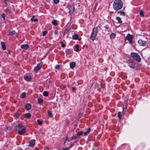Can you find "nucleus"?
Here are the masks:
<instances>
[{
  "label": "nucleus",
  "mask_w": 150,
  "mask_h": 150,
  "mask_svg": "<svg viewBox=\"0 0 150 150\" xmlns=\"http://www.w3.org/2000/svg\"><path fill=\"white\" fill-rule=\"evenodd\" d=\"M35 144V141L34 139L31 140L29 143V146H33Z\"/></svg>",
  "instance_id": "nucleus-10"
},
{
  "label": "nucleus",
  "mask_w": 150,
  "mask_h": 150,
  "mask_svg": "<svg viewBox=\"0 0 150 150\" xmlns=\"http://www.w3.org/2000/svg\"><path fill=\"white\" fill-rule=\"evenodd\" d=\"M16 129L18 131V133L20 135L23 134L25 132V127L22 124H19L16 125Z\"/></svg>",
  "instance_id": "nucleus-2"
},
{
  "label": "nucleus",
  "mask_w": 150,
  "mask_h": 150,
  "mask_svg": "<svg viewBox=\"0 0 150 150\" xmlns=\"http://www.w3.org/2000/svg\"><path fill=\"white\" fill-rule=\"evenodd\" d=\"M74 145V144H71L70 145V146L69 147H68V148H69V149L71 148Z\"/></svg>",
  "instance_id": "nucleus-46"
},
{
  "label": "nucleus",
  "mask_w": 150,
  "mask_h": 150,
  "mask_svg": "<svg viewBox=\"0 0 150 150\" xmlns=\"http://www.w3.org/2000/svg\"><path fill=\"white\" fill-rule=\"evenodd\" d=\"M134 36L132 35H131L128 33L125 37V40H128L130 44L132 43V40L133 39Z\"/></svg>",
  "instance_id": "nucleus-5"
},
{
  "label": "nucleus",
  "mask_w": 150,
  "mask_h": 150,
  "mask_svg": "<svg viewBox=\"0 0 150 150\" xmlns=\"http://www.w3.org/2000/svg\"><path fill=\"white\" fill-rule=\"evenodd\" d=\"M70 29L71 27L69 26L64 31V32L63 33V35H64L67 33V32L70 30Z\"/></svg>",
  "instance_id": "nucleus-16"
},
{
  "label": "nucleus",
  "mask_w": 150,
  "mask_h": 150,
  "mask_svg": "<svg viewBox=\"0 0 150 150\" xmlns=\"http://www.w3.org/2000/svg\"><path fill=\"white\" fill-rule=\"evenodd\" d=\"M31 116V115L30 113H28L25 114V117L26 119H29Z\"/></svg>",
  "instance_id": "nucleus-18"
},
{
  "label": "nucleus",
  "mask_w": 150,
  "mask_h": 150,
  "mask_svg": "<svg viewBox=\"0 0 150 150\" xmlns=\"http://www.w3.org/2000/svg\"><path fill=\"white\" fill-rule=\"evenodd\" d=\"M5 12H9V11L8 9H6V10Z\"/></svg>",
  "instance_id": "nucleus-52"
},
{
  "label": "nucleus",
  "mask_w": 150,
  "mask_h": 150,
  "mask_svg": "<svg viewBox=\"0 0 150 150\" xmlns=\"http://www.w3.org/2000/svg\"><path fill=\"white\" fill-rule=\"evenodd\" d=\"M6 129L8 130H10L11 129V127H6Z\"/></svg>",
  "instance_id": "nucleus-45"
},
{
  "label": "nucleus",
  "mask_w": 150,
  "mask_h": 150,
  "mask_svg": "<svg viewBox=\"0 0 150 150\" xmlns=\"http://www.w3.org/2000/svg\"><path fill=\"white\" fill-rule=\"evenodd\" d=\"M83 132L82 131H80L77 134V135L79 136H80L81 135L83 134Z\"/></svg>",
  "instance_id": "nucleus-35"
},
{
  "label": "nucleus",
  "mask_w": 150,
  "mask_h": 150,
  "mask_svg": "<svg viewBox=\"0 0 150 150\" xmlns=\"http://www.w3.org/2000/svg\"><path fill=\"white\" fill-rule=\"evenodd\" d=\"M140 15L142 17H144V14L143 11L142 10H141L139 13Z\"/></svg>",
  "instance_id": "nucleus-30"
},
{
  "label": "nucleus",
  "mask_w": 150,
  "mask_h": 150,
  "mask_svg": "<svg viewBox=\"0 0 150 150\" xmlns=\"http://www.w3.org/2000/svg\"><path fill=\"white\" fill-rule=\"evenodd\" d=\"M117 13H120V15H122L123 16H124L125 15V13L124 12L122 11H118L117 12Z\"/></svg>",
  "instance_id": "nucleus-27"
},
{
  "label": "nucleus",
  "mask_w": 150,
  "mask_h": 150,
  "mask_svg": "<svg viewBox=\"0 0 150 150\" xmlns=\"http://www.w3.org/2000/svg\"><path fill=\"white\" fill-rule=\"evenodd\" d=\"M74 143H76V142H74Z\"/></svg>",
  "instance_id": "nucleus-59"
},
{
  "label": "nucleus",
  "mask_w": 150,
  "mask_h": 150,
  "mask_svg": "<svg viewBox=\"0 0 150 150\" xmlns=\"http://www.w3.org/2000/svg\"><path fill=\"white\" fill-rule=\"evenodd\" d=\"M42 63L40 62L35 67L34 69V70L35 71H38L42 67Z\"/></svg>",
  "instance_id": "nucleus-7"
},
{
  "label": "nucleus",
  "mask_w": 150,
  "mask_h": 150,
  "mask_svg": "<svg viewBox=\"0 0 150 150\" xmlns=\"http://www.w3.org/2000/svg\"><path fill=\"white\" fill-rule=\"evenodd\" d=\"M66 140H67V141H68V142H70V140H70V139H67V137L66 138Z\"/></svg>",
  "instance_id": "nucleus-51"
},
{
  "label": "nucleus",
  "mask_w": 150,
  "mask_h": 150,
  "mask_svg": "<svg viewBox=\"0 0 150 150\" xmlns=\"http://www.w3.org/2000/svg\"><path fill=\"white\" fill-rule=\"evenodd\" d=\"M54 33L55 34H57L58 33V32L57 31L55 30L54 31Z\"/></svg>",
  "instance_id": "nucleus-50"
},
{
  "label": "nucleus",
  "mask_w": 150,
  "mask_h": 150,
  "mask_svg": "<svg viewBox=\"0 0 150 150\" xmlns=\"http://www.w3.org/2000/svg\"><path fill=\"white\" fill-rule=\"evenodd\" d=\"M130 55L137 62H140L141 61V58L140 56L137 53L132 52Z\"/></svg>",
  "instance_id": "nucleus-4"
},
{
  "label": "nucleus",
  "mask_w": 150,
  "mask_h": 150,
  "mask_svg": "<svg viewBox=\"0 0 150 150\" xmlns=\"http://www.w3.org/2000/svg\"><path fill=\"white\" fill-rule=\"evenodd\" d=\"M16 33L15 30H13L12 31H9V32L8 35H11L14 34Z\"/></svg>",
  "instance_id": "nucleus-24"
},
{
  "label": "nucleus",
  "mask_w": 150,
  "mask_h": 150,
  "mask_svg": "<svg viewBox=\"0 0 150 150\" xmlns=\"http://www.w3.org/2000/svg\"><path fill=\"white\" fill-rule=\"evenodd\" d=\"M116 36V35L115 33H112L111 34L110 38L111 39H114Z\"/></svg>",
  "instance_id": "nucleus-23"
},
{
  "label": "nucleus",
  "mask_w": 150,
  "mask_h": 150,
  "mask_svg": "<svg viewBox=\"0 0 150 150\" xmlns=\"http://www.w3.org/2000/svg\"><path fill=\"white\" fill-rule=\"evenodd\" d=\"M75 50L76 52H79V45H76L75 46Z\"/></svg>",
  "instance_id": "nucleus-26"
},
{
  "label": "nucleus",
  "mask_w": 150,
  "mask_h": 150,
  "mask_svg": "<svg viewBox=\"0 0 150 150\" xmlns=\"http://www.w3.org/2000/svg\"><path fill=\"white\" fill-rule=\"evenodd\" d=\"M8 53L10 54H11V52L10 50H8Z\"/></svg>",
  "instance_id": "nucleus-53"
},
{
  "label": "nucleus",
  "mask_w": 150,
  "mask_h": 150,
  "mask_svg": "<svg viewBox=\"0 0 150 150\" xmlns=\"http://www.w3.org/2000/svg\"><path fill=\"white\" fill-rule=\"evenodd\" d=\"M55 68L56 69H58L59 68V65H57L55 66Z\"/></svg>",
  "instance_id": "nucleus-41"
},
{
  "label": "nucleus",
  "mask_w": 150,
  "mask_h": 150,
  "mask_svg": "<svg viewBox=\"0 0 150 150\" xmlns=\"http://www.w3.org/2000/svg\"><path fill=\"white\" fill-rule=\"evenodd\" d=\"M52 23L55 26H56L57 25V21L56 20H54L52 21Z\"/></svg>",
  "instance_id": "nucleus-31"
},
{
  "label": "nucleus",
  "mask_w": 150,
  "mask_h": 150,
  "mask_svg": "<svg viewBox=\"0 0 150 150\" xmlns=\"http://www.w3.org/2000/svg\"><path fill=\"white\" fill-rule=\"evenodd\" d=\"M44 150H50V149L48 147H47L45 148Z\"/></svg>",
  "instance_id": "nucleus-48"
},
{
  "label": "nucleus",
  "mask_w": 150,
  "mask_h": 150,
  "mask_svg": "<svg viewBox=\"0 0 150 150\" xmlns=\"http://www.w3.org/2000/svg\"><path fill=\"white\" fill-rule=\"evenodd\" d=\"M93 150H96V149H93Z\"/></svg>",
  "instance_id": "nucleus-58"
},
{
  "label": "nucleus",
  "mask_w": 150,
  "mask_h": 150,
  "mask_svg": "<svg viewBox=\"0 0 150 150\" xmlns=\"http://www.w3.org/2000/svg\"><path fill=\"white\" fill-rule=\"evenodd\" d=\"M138 42L139 45L143 46H145L146 44V41L142 40L141 39H139Z\"/></svg>",
  "instance_id": "nucleus-8"
},
{
  "label": "nucleus",
  "mask_w": 150,
  "mask_h": 150,
  "mask_svg": "<svg viewBox=\"0 0 150 150\" xmlns=\"http://www.w3.org/2000/svg\"><path fill=\"white\" fill-rule=\"evenodd\" d=\"M43 94L44 96H47L48 95V93L47 91H45L43 92Z\"/></svg>",
  "instance_id": "nucleus-28"
},
{
  "label": "nucleus",
  "mask_w": 150,
  "mask_h": 150,
  "mask_svg": "<svg viewBox=\"0 0 150 150\" xmlns=\"http://www.w3.org/2000/svg\"><path fill=\"white\" fill-rule=\"evenodd\" d=\"M97 5H98V4H97V3L96 4H95V5L94 6V9H96V7H97Z\"/></svg>",
  "instance_id": "nucleus-47"
},
{
  "label": "nucleus",
  "mask_w": 150,
  "mask_h": 150,
  "mask_svg": "<svg viewBox=\"0 0 150 150\" xmlns=\"http://www.w3.org/2000/svg\"><path fill=\"white\" fill-rule=\"evenodd\" d=\"M69 12L71 13H73L74 12V7L73 5H71L70 6L69 8Z\"/></svg>",
  "instance_id": "nucleus-11"
},
{
  "label": "nucleus",
  "mask_w": 150,
  "mask_h": 150,
  "mask_svg": "<svg viewBox=\"0 0 150 150\" xmlns=\"http://www.w3.org/2000/svg\"><path fill=\"white\" fill-rule=\"evenodd\" d=\"M72 38L73 40H77L79 41H80L81 39V37H79L78 35L77 34H75L72 35Z\"/></svg>",
  "instance_id": "nucleus-9"
},
{
  "label": "nucleus",
  "mask_w": 150,
  "mask_h": 150,
  "mask_svg": "<svg viewBox=\"0 0 150 150\" xmlns=\"http://www.w3.org/2000/svg\"><path fill=\"white\" fill-rule=\"evenodd\" d=\"M1 45L2 48L4 50H5L6 49V46L5 45V43L4 42H1Z\"/></svg>",
  "instance_id": "nucleus-19"
},
{
  "label": "nucleus",
  "mask_w": 150,
  "mask_h": 150,
  "mask_svg": "<svg viewBox=\"0 0 150 150\" xmlns=\"http://www.w3.org/2000/svg\"><path fill=\"white\" fill-rule=\"evenodd\" d=\"M53 2L55 4H58L59 2V0H53Z\"/></svg>",
  "instance_id": "nucleus-39"
},
{
  "label": "nucleus",
  "mask_w": 150,
  "mask_h": 150,
  "mask_svg": "<svg viewBox=\"0 0 150 150\" xmlns=\"http://www.w3.org/2000/svg\"><path fill=\"white\" fill-rule=\"evenodd\" d=\"M38 103L40 105H41L42 104L43 100L42 99L39 98L38 99Z\"/></svg>",
  "instance_id": "nucleus-20"
},
{
  "label": "nucleus",
  "mask_w": 150,
  "mask_h": 150,
  "mask_svg": "<svg viewBox=\"0 0 150 150\" xmlns=\"http://www.w3.org/2000/svg\"><path fill=\"white\" fill-rule=\"evenodd\" d=\"M47 31L45 30L42 32V35L43 36H45L47 33Z\"/></svg>",
  "instance_id": "nucleus-36"
},
{
  "label": "nucleus",
  "mask_w": 150,
  "mask_h": 150,
  "mask_svg": "<svg viewBox=\"0 0 150 150\" xmlns=\"http://www.w3.org/2000/svg\"><path fill=\"white\" fill-rule=\"evenodd\" d=\"M16 101H14V103H16Z\"/></svg>",
  "instance_id": "nucleus-57"
},
{
  "label": "nucleus",
  "mask_w": 150,
  "mask_h": 150,
  "mask_svg": "<svg viewBox=\"0 0 150 150\" xmlns=\"http://www.w3.org/2000/svg\"><path fill=\"white\" fill-rule=\"evenodd\" d=\"M98 28L97 27H94L93 29V30L90 36V39L92 40H94L96 38Z\"/></svg>",
  "instance_id": "nucleus-3"
},
{
  "label": "nucleus",
  "mask_w": 150,
  "mask_h": 150,
  "mask_svg": "<svg viewBox=\"0 0 150 150\" xmlns=\"http://www.w3.org/2000/svg\"><path fill=\"white\" fill-rule=\"evenodd\" d=\"M122 113L121 112H119L118 113V116L120 120H121L122 118Z\"/></svg>",
  "instance_id": "nucleus-21"
},
{
  "label": "nucleus",
  "mask_w": 150,
  "mask_h": 150,
  "mask_svg": "<svg viewBox=\"0 0 150 150\" xmlns=\"http://www.w3.org/2000/svg\"><path fill=\"white\" fill-rule=\"evenodd\" d=\"M48 114L49 117H52V115L51 112L50 111H48Z\"/></svg>",
  "instance_id": "nucleus-29"
},
{
  "label": "nucleus",
  "mask_w": 150,
  "mask_h": 150,
  "mask_svg": "<svg viewBox=\"0 0 150 150\" xmlns=\"http://www.w3.org/2000/svg\"><path fill=\"white\" fill-rule=\"evenodd\" d=\"M61 46L62 47H65V45L63 43V42L62 41L61 42Z\"/></svg>",
  "instance_id": "nucleus-40"
},
{
  "label": "nucleus",
  "mask_w": 150,
  "mask_h": 150,
  "mask_svg": "<svg viewBox=\"0 0 150 150\" xmlns=\"http://www.w3.org/2000/svg\"><path fill=\"white\" fill-rule=\"evenodd\" d=\"M127 108V103H125L123 108V112L124 113V110H126Z\"/></svg>",
  "instance_id": "nucleus-25"
},
{
  "label": "nucleus",
  "mask_w": 150,
  "mask_h": 150,
  "mask_svg": "<svg viewBox=\"0 0 150 150\" xmlns=\"http://www.w3.org/2000/svg\"><path fill=\"white\" fill-rule=\"evenodd\" d=\"M35 17L34 16H32V18H34V17Z\"/></svg>",
  "instance_id": "nucleus-56"
},
{
  "label": "nucleus",
  "mask_w": 150,
  "mask_h": 150,
  "mask_svg": "<svg viewBox=\"0 0 150 150\" xmlns=\"http://www.w3.org/2000/svg\"><path fill=\"white\" fill-rule=\"evenodd\" d=\"M25 109L27 110H30L31 108V105L29 103H27L25 106Z\"/></svg>",
  "instance_id": "nucleus-15"
},
{
  "label": "nucleus",
  "mask_w": 150,
  "mask_h": 150,
  "mask_svg": "<svg viewBox=\"0 0 150 150\" xmlns=\"http://www.w3.org/2000/svg\"><path fill=\"white\" fill-rule=\"evenodd\" d=\"M1 17L4 20H5V13H2L1 15Z\"/></svg>",
  "instance_id": "nucleus-32"
},
{
  "label": "nucleus",
  "mask_w": 150,
  "mask_h": 150,
  "mask_svg": "<svg viewBox=\"0 0 150 150\" xmlns=\"http://www.w3.org/2000/svg\"><path fill=\"white\" fill-rule=\"evenodd\" d=\"M69 150V148H66L65 149H62V150Z\"/></svg>",
  "instance_id": "nucleus-49"
},
{
  "label": "nucleus",
  "mask_w": 150,
  "mask_h": 150,
  "mask_svg": "<svg viewBox=\"0 0 150 150\" xmlns=\"http://www.w3.org/2000/svg\"><path fill=\"white\" fill-rule=\"evenodd\" d=\"M35 150H39V149L38 148H36L35 149Z\"/></svg>",
  "instance_id": "nucleus-55"
},
{
  "label": "nucleus",
  "mask_w": 150,
  "mask_h": 150,
  "mask_svg": "<svg viewBox=\"0 0 150 150\" xmlns=\"http://www.w3.org/2000/svg\"><path fill=\"white\" fill-rule=\"evenodd\" d=\"M123 3L121 0H115L113 4V8L116 11L121 9L123 7Z\"/></svg>",
  "instance_id": "nucleus-1"
},
{
  "label": "nucleus",
  "mask_w": 150,
  "mask_h": 150,
  "mask_svg": "<svg viewBox=\"0 0 150 150\" xmlns=\"http://www.w3.org/2000/svg\"><path fill=\"white\" fill-rule=\"evenodd\" d=\"M69 64L70 68L72 69H73L76 65V63L74 62H70Z\"/></svg>",
  "instance_id": "nucleus-14"
},
{
  "label": "nucleus",
  "mask_w": 150,
  "mask_h": 150,
  "mask_svg": "<svg viewBox=\"0 0 150 150\" xmlns=\"http://www.w3.org/2000/svg\"><path fill=\"white\" fill-rule=\"evenodd\" d=\"M31 21H34V22H37L38 21V19L37 18H31Z\"/></svg>",
  "instance_id": "nucleus-33"
},
{
  "label": "nucleus",
  "mask_w": 150,
  "mask_h": 150,
  "mask_svg": "<svg viewBox=\"0 0 150 150\" xmlns=\"http://www.w3.org/2000/svg\"><path fill=\"white\" fill-rule=\"evenodd\" d=\"M76 138H77L76 136H73L70 138V140H72L73 139H76Z\"/></svg>",
  "instance_id": "nucleus-42"
},
{
  "label": "nucleus",
  "mask_w": 150,
  "mask_h": 150,
  "mask_svg": "<svg viewBox=\"0 0 150 150\" xmlns=\"http://www.w3.org/2000/svg\"><path fill=\"white\" fill-rule=\"evenodd\" d=\"M19 114L18 113H15L14 115V117L16 118H18L19 117Z\"/></svg>",
  "instance_id": "nucleus-34"
},
{
  "label": "nucleus",
  "mask_w": 150,
  "mask_h": 150,
  "mask_svg": "<svg viewBox=\"0 0 150 150\" xmlns=\"http://www.w3.org/2000/svg\"><path fill=\"white\" fill-rule=\"evenodd\" d=\"M129 66L131 68H134L135 67V64L132 61L131 59L128 60L127 62Z\"/></svg>",
  "instance_id": "nucleus-6"
},
{
  "label": "nucleus",
  "mask_w": 150,
  "mask_h": 150,
  "mask_svg": "<svg viewBox=\"0 0 150 150\" xmlns=\"http://www.w3.org/2000/svg\"><path fill=\"white\" fill-rule=\"evenodd\" d=\"M91 130L90 128H88L87 129L86 131L84 133V135L85 136L86 135L88 134L89 133Z\"/></svg>",
  "instance_id": "nucleus-22"
},
{
  "label": "nucleus",
  "mask_w": 150,
  "mask_h": 150,
  "mask_svg": "<svg viewBox=\"0 0 150 150\" xmlns=\"http://www.w3.org/2000/svg\"><path fill=\"white\" fill-rule=\"evenodd\" d=\"M116 18L119 23L120 24L122 23V21L121 18L119 17H117Z\"/></svg>",
  "instance_id": "nucleus-17"
},
{
  "label": "nucleus",
  "mask_w": 150,
  "mask_h": 150,
  "mask_svg": "<svg viewBox=\"0 0 150 150\" xmlns=\"http://www.w3.org/2000/svg\"><path fill=\"white\" fill-rule=\"evenodd\" d=\"M105 29H108L109 28V26L108 25H105Z\"/></svg>",
  "instance_id": "nucleus-43"
},
{
  "label": "nucleus",
  "mask_w": 150,
  "mask_h": 150,
  "mask_svg": "<svg viewBox=\"0 0 150 150\" xmlns=\"http://www.w3.org/2000/svg\"><path fill=\"white\" fill-rule=\"evenodd\" d=\"M24 79L25 80L28 81H30L31 78L30 76H24Z\"/></svg>",
  "instance_id": "nucleus-13"
},
{
  "label": "nucleus",
  "mask_w": 150,
  "mask_h": 150,
  "mask_svg": "<svg viewBox=\"0 0 150 150\" xmlns=\"http://www.w3.org/2000/svg\"><path fill=\"white\" fill-rule=\"evenodd\" d=\"M75 89H76V88L75 87L73 86L72 87L71 91H74Z\"/></svg>",
  "instance_id": "nucleus-44"
},
{
  "label": "nucleus",
  "mask_w": 150,
  "mask_h": 150,
  "mask_svg": "<svg viewBox=\"0 0 150 150\" xmlns=\"http://www.w3.org/2000/svg\"><path fill=\"white\" fill-rule=\"evenodd\" d=\"M29 47V45L27 44L25 45H21V48L22 49H24L25 50H27Z\"/></svg>",
  "instance_id": "nucleus-12"
},
{
  "label": "nucleus",
  "mask_w": 150,
  "mask_h": 150,
  "mask_svg": "<svg viewBox=\"0 0 150 150\" xmlns=\"http://www.w3.org/2000/svg\"><path fill=\"white\" fill-rule=\"evenodd\" d=\"M26 96V93L25 92H23L22 93V98H24Z\"/></svg>",
  "instance_id": "nucleus-38"
},
{
  "label": "nucleus",
  "mask_w": 150,
  "mask_h": 150,
  "mask_svg": "<svg viewBox=\"0 0 150 150\" xmlns=\"http://www.w3.org/2000/svg\"><path fill=\"white\" fill-rule=\"evenodd\" d=\"M4 1L5 2V3L6 2V1H8V0H4Z\"/></svg>",
  "instance_id": "nucleus-54"
},
{
  "label": "nucleus",
  "mask_w": 150,
  "mask_h": 150,
  "mask_svg": "<svg viewBox=\"0 0 150 150\" xmlns=\"http://www.w3.org/2000/svg\"><path fill=\"white\" fill-rule=\"evenodd\" d=\"M37 121L38 125H41L42 124V122L39 120H38Z\"/></svg>",
  "instance_id": "nucleus-37"
}]
</instances>
